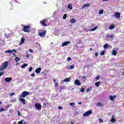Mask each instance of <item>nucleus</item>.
Segmentation results:
<instances>
[{
	"mask_svg": "<svg viewBox=\"0 0 124 124\" xmlns=\"http://www.w3.org/2000/svg\"><path fill=\"white\" fill-rule=\"evenodd\" d=\"M67 16V15L66 14H65L63 16V19H66V17Z\"/></svg>",
	"mask_w": 124,
	"mask_h": 124,
	"instance_id": "33",
	"label": "nucleus"
},
{
	"mask_svg": "<svg viewBox=\"0 0 124 124\" xmlns=\"http://www.w3.org/2000/svg\"><path fill=\"white\" fill-rule=\"evenodd\" d=\"M17 115H18V116H21V113H20V112L19 111H17Z\"/></svg>",
	"mask_w": 124,
	"mask_h": 124,
	"instance_id": "47",
	"label": "nucleus"
},
{
	"mask_svg": "<svg viewBox=\"0 0 124 124\" xmlns=\"http://www.w3.org/2000/svg\"><path fill=\"white\" fill-rule=\"evenodd\" d=\"M27 66H28V64L24 63L21 66V68L25 69L26 67H27Z\"/></svg>",
	"mask_w": 124,
	"mask_h": 124,
	"instance_id": "19",
	"label": "nucleus"
},
{
	"mask_svg": "<svg viewBox=\"0 0 124 124\" xmlns=\"http://www.w3.org/2000/svg\"><path fill=\"white\" fill-rule=\"evenodd\" d=\"M115 16L116 19H119V18H121V14L119 12H115Z\"/></svg>",
	"mask_w": 124,
	"mask_h": 124,
	"instance_id": "9",
	"label": "nucleus"
},
{
	"mask_svg": "<svg viewBox=\"0 0 124 124\" xmlns=\"http://www.w3.org/2000/svg\"><path fill=\"white\" fill-rule=\"evenodd\" d=\"M2 103L1 102V101H0V105Z\"/></svg>",
	"mask_w": 124,
	"mask_h": 124,
	"instance_id": "63",
	"label": "nucleus"
},
{
	"mask_svg": "<svg viewBox=\"0 0 124 124\" xmlns=\"http://www.w3.org/2000/svg\"><path fill=\"white\" fill-rule=\"evenodd\" d=\"M3 111H4V108H0V112H3Z\"/></svg>",
	"mask_w": 124,
	"mask_h": 124,
	"instance_id": "40",
	"label": "nucleus"
},
{
	"mask_svg": "<svg viewBox=\"0 0 124 124\" xmlns=\"http://www.w3.org/2000/svg\"><path fill=\"white\" fill-rule=\"evenodd\" d=\"M13 52H16V50L15 49H13V50H7L5 53H9V54H10L11 53H12Z\"/></svg>",
	"mask_w": 124,
	"mask_h": 124,
	"instance_id": "13",
	"label": "nucleus"
},
{
	"mask_svg": "<svg viewBox=\"0 0 124 124\" xmlns=\"http://www.w3.org/2000/svg\"><path fill=\"white\" fill-rule=\"evenodd\" d=\"M4 72H2L0 73V75L1 76H2V75H4Z\"/></svg>",
	"mask_w": 124,
	"mask_h": 124,
	"instance_id": "41",
	"label": "nucleus"
},
{
	"mask_svg": "<svg viewBox=\"0 0 124 124\" xmlns=\"http://www.w3.org/2000/svg\"><path fill=\"white\" fill-rule=\"evenodd\" d=\"M70 23H71V24H72L73 23H76V20H75V18H72L70 19Z\"/></svg>",
	"mask_w": 124,
	"mask_h": 124,
	"instance_id": "17",
	"label": "nucleus"
},
{
	"mask_svg": "<svg viewBox=\"0 0 124 124\" xmlns=\"http://www.w3.org/2000/svg\"><path fill=\"white\" fill-rule=\"evenodd\" d=\"M47 104H49V103L47 102L46 103H44L43 105V107H44V108H45V107H46V105H47Z\"/></svg>",
	"mask_w": 124,
	"mask_h": 124,
	"instance_id": "32",
	"label": "nucleus"
},
{
	"mask_svg": "<svg viewBox=\"0 0 124 124\" xmlns=\"http://www.w3.org/2000/svg\"><path fill=\"white\" fill-rule=\"evenodd\" d=\"M107 37H108V38H114V34H111L110 35H107Z\"/></svg>",
	"mask_w": 124,
	"mask_h": 124,
	"instance_id": "21",
	"label": "nucleus"
},
{
	"mask_svg": "<svg viewBox=\"0 0 124 124\" xmlns=\"http://www.w3.org/2000/svg\"><path fill=\"white\" fill-rule=\"evenodd\" d=\"M115 121H116V119H115V118L114 117V115H112L111 117V119L110 120V122L111 123H115Z\"/></svg>",
	"mask_w": 124,
	"mask_h": 124,
	"instance_id": "16",
	"label": "nucleus"
},
{
	"mask_svg": "<svg viewBox=\"0 0 124 124\" xmlns=\"http://www.w3.org/2000/svg\"><path fill=\"white\" fill-rule=\"evenodd\" d=\"M123 75H124V71L123 72Z\"/></svg>",
	"mask_w": 124,
	"mask_h": 124,
	"instance_id": "64",
	"label": "nucleus"
},
{
	"mask_svg": "<svg viewBox=\"0 0 124 124\" xmlns=\"http://www.w3.org/2000/svg\"><path fill=\"white\" fill-rule=\"evenodd\" d=\"M75 85H77V86H81V82H80L78 79H76L75 81Z\"/></svg>",
	"mask_w": 124,
	"mask_h": 124,
	"instance_id": "10",
	"label": "nucleus"
},
{
	"mask_svg": "<svg viewBox=\"0 0 124 124\" xmlns=\"http://www.w3.org/2000/svg\"><path fill=\"white\" fill-rule=\"evenodd\" d=\"M97 106H98V107H102V106H103V104H102L100 102H99V103H97Z\"/></svg>",
	"mask_w": 124,
	"mask_h": 124,
	"instance_id": "23",
	"label": "nucleus"
},
{
	"mask_svg": "<svg viewBox=\"0 0 124 124\" xmlns=\"http://www.w3.org/2000/svg\"><path fill=\"white\" fill-rule=\"evenodd\" d=\"M39 36H41V37H44L45 35H46V31H44L42 32L39 33Z\"/></svg>",
	"mask_w": 124,
	"mask_h": 124,
	"instance_id": "7",
	"label": "nucleus"
},
{
	"mask_svg": "<svg viewBox=\"0 0 124 124\" xmlns=\"http://www.w3.org/2000/svg\"><path fill=\"white\" fill-rule=\"evenodd\" d=\"M80 43H82V41L79 40V41L78 42V44H80Z\"/></svg>",
	"mask_w": 124,
	"mask_h": 124,
	"instance_id": "55",
	"label": "nucleus"
},
{
	"mask_svg": "<svg viewBox=\"0 0 124 124\" xmlns=\"http://www.w3.org/2000/svg\"><path fill=\"white\" fill-rule=\"evenodd\" d=\"M112 55L113 56H116L117 55V51H116V50H113L112 51Z\"/></svg>",
	"mask_w": 124,
	"mask_h": 124,
	"instance_id": "24",
	"label": "nucleus"
},
{
	"mask_svg": "<svg viewBox=\"0 0 124 124\" xmlns=\"http://www.w3.org/2000/svg\"><path fill=\"white\" fill-rule=\"evenodd\" d=\"M95 85L96 87H99V85H100V82L98 81L95 83Z\"/></svg>",
	"mask_w": 124,
	"mask_h": 124,
	"instance_id": "26",
	"label": "nucleus"
},
{
	"mask_svg": "<svg viewBox=\"0 0 124 124\" xmlns=\"http://www.w3.org/2000/svg\"><path fill=\"white\" fill-rule=\"evenodd\" d=\"M70 60H71V58H70V57L67 58V61H70Z\"/></svg>",
	"mask_w": 124,
	"mask_h": 124,
	"instance_id": "52",
	"label": "nucleus"
},
{
	"mask_svg": "<svg viewBox=\"0 0 124 124\" xmlns=\"http://www.w3.org/2000/svg\"><path fill=\"white\" fill-rule=\"evenodd\" d=\"M86 92L87 93H89V92H92V88L91 87L89 88H87V90H86Z\"/></svg>",
	"mask_w": 124,
	"mask_h": 124,
	"instance_id": "30",
	"label": "nucleus"
},
{
	"mask_svg": "<svg viewBox=\"0 0 124 124\" xmlns=\"http://www.w3.org/2000/svg\"><path fill=\"white\" fill-rule=\"evenodd\" d=\"M69 105H71V106H73V105H75V103H70Z\"/></svg>",
	"mask_w": 124,
	"mask_h": 124,
	"instance_id": "37",
	"label": "nucleus"
},
{
	"mask_svg": "<svg viewBox=\"0 0 124 124\" xmlns=\"http://www.w3.org/2000/svg\"><path fill=\"white\" fill-rule=\"evenodd\" d=\"M95 57H97V56H98V53L96 52V53H95Z\"/></svg>",
	"mask_w": 124,
	"mask_h": 124,
	"instance_id": "49",
	"label": "nucleus"
},
{
	"mask_svg": "<svg viewBox=\"0 0 124 124\" xmlns=\"http://www.w3.org/2000/svg\"><path fill=\"white\" fill-rule=\"evenodd\" d=\"M70 69H73V68H74V65H70Z\"/></svg>",
	"mask_w": 124,
	"mask_h": 124,
	"instance_id": "38",
	"label": "nucleus"
},
{
	"mask_svg": "<svg viewBox=\"0 0 124 124\" xmlns=\"http://www.w3.org/2000/svg\"><path fill=\"white\" fill-rule=\"evenodd\" d=\"M58 108L59 109V110H62V107H59Z\"/></svg>",
	"mask_w": 124,
	"mask_h": 124,
	"instance_id": "48",
	"label": "nucleus"
},
{
	"mask_svg": "<svg viewBox=\"0 0 124 124\" xmlns=\"http://www.w3.org/2000/svg\"><path fill=\"white\" fill-rule=\"evenodd\" d=\"M53 82H54V83H56V79H53Z\"/></svg>",
	"mask_w": 124,
	"mask_h": 124,
	"instance_id": "58",
	"label": "nucleus"
},
{
	"mask_svg": "<svg viewBox=\"0 0 124 124\" xmlns=\"http://www.w3.org/2000/svg\"><path fill=\"white\" fill-rule=\"evenodd\" d=\"M80 92H81V93H84V92H85V88H81L80 89Z\"/></svg>",
	"mask_w": 124,
	"mask_h": 124,
	"instance_id": "35",
	"label": "nucleus"
},
{
	"mask_svg": "<svg viewBox=\"0 0 124 124\" xmlns=\"http://www.w3.org/2000/svg\"><path fill=\"white\" fill-rule=\"evenodd\" d=\"M46 22H47V19H44L40 21V24H41V26H43L44 27H47V24H46Z\"/></svg>",
	"mask_w": 124,
	"mask_h": 124,
	"instance_id": "4",
	"label": "nucleus"
},
{
	"mask_svg": "<svg viewBox=\"0 0 124 124\" xmlns=\"http://www.w3.org/2000/svg\"><path fill=\"white\" fill-rule=\"evenodd\" d=\"M13 2L15 1V2H16V3H18V1L17 0H13Z\"/></svg>",
	"mask_w": 124,
	"mask_h": 124,
	"instance_id": "50",
	"label": "nucleus"
},
{
	"mask_svg": "<svg viewBox=\"0 0 124 124\" xmlns=\"http://www.w3.org/2000/svg\"><path fill=\"white\" fill-rule=\"evenodd\" d=\"M70 124H75V122H71Z\"/></svg>",
	"mask_w": 124,
	"mask_h": 124,
	"instance_id": "57",
	"label": "nucleus"
},
{
	"mask_svg": "<svg viewBox=\"0 0 124 124\" xmlns=\"http://www.w3.org/2000/svg\"><path fill=\"white\" fill-rule=\"evenodd\" d=\"M29 72H31V71H32V67H31L29 68Z\"/></svg>",
	"mask_w": 124,
	"mask_h": 124,
	"instance_id": "39",
	"label": "nucleus"
},
{
	"mask_svg": "<svg viewBox=\"0 0 124 124\" xmlns=\"http://www.w3.org/2000/svg\"><path fill=\"white\" fill-rule=\"evenodd\" d=\"M11 80H12V78H5V81L6 82H7V83H9V82H11Z\"/></svg>",
	"mask_w": 124,
	"mask_h": 124,
	"instance_id": "12",
	"label": "nucleus"
},
{
	"mask_svg": "<svg viewBox=\"0 0 124 124\" xmlns=\"http://www.w3.org/2000/svg\"><path fill=\"white\" fill-rule=\"evenodd\" d=\"M92 110H88L87 112L83 113V117H88V116H90L91 114H92Z\"/></svg>",
	"mask_w": 124,
	"mask_h": 124,
	"instance_id": "5",
	"label": "nucleus"
},
{
	"mask_svg": "<svg viewBox=\"0 0 124 124\" xmlns=\"http://www.w3.org/2000/svg\"><path fill=\"white\" fill-rule=\"evenodd\" d=\"M90 51H93V48H90Z\"/></svg>",
	"mask_w": 124,
	"mask_h": 124,
	"instance_id": "59",
	"label": "nucleus"
},
{
	"mask_svg": "<svg viewBox=\"0 0 124 124\" xmlns=\"http://www.w3.org/2000/svg\"><path fill=\"white\" fill-rule=\"evenodd\" d=\"M108 47H109V46L107 44H105L104 46V49H107Z\"/></svg>",
	"mask_w": 124,
	"mask_h": 124,
	"instance_id": "29",
	"label": "nucleus"
},
{
	"mask_svg": "<svg viewBox=\"0 0 124 124\" xmlns=\"http://www.w3.org/2000/svg\"><path fill=\"white\" fill-rule=\"evenodd\" d=\"M41 71V68L40 67H38L35 70V72L36 73H40Z\"/></svg>",
	"mask_w": 124,
	"mask_h": 124,
	"instance_id": "14",
	"label": "nucleus"
},
{
	"mask_svg": "<svg viewBox=\"0 0 124 124\" xmlns=\"http://www.w3.org/2000/svg\"><path fill=\"white\" fill-rule=\"evenodd\" d=\"M97 28H98V27L95 26L93 29L90 30V31H96V30H97Z\"/></svg>",
	"mask_w": 124,
	"mask_h": 124,
	"instance_id": "18",
	"label": "nucleus"
},
{
	"mask_svg": "<svg viewBox=\"0 0 124 124\" xmlns=\"http://www.w3.org/2000/svg\"><path fill=\"white\" fill-rule=\"evenodd\" d=\"M78 115V111H76L75 115Z\"/></svg>",
	"mask_w": 124,
	"mask_h": 124,
	"instance_id": "56",
	"label": "nucleus"
},
{
	"mask_svg": "<svg viewBox=\"0 0 124 124\" xmlns=\"http://www.w3.org/2000/svg\"><path fill=\"white\" fill-rule=\"evenodd\" d=\"M115 98H116V95H114V96L110 95L109 96V99L111 101H114L115 100Z\"/></svg>",
	"mask_w": 124,
	"mask_h": 124,
	"instance_id": "11",
	"label": "nucleus"
},
{
	"mask_svg": "<svg viewBox=\"0 0 124 124\" xmlns=\"http://www.w3.org/2000/svg\"><path fill=\"white\" fill-rule=\"evenodd\" d=\"M13 55L14 57H16V53H13Z\"/></svg>",
	"mask_w": 124,
	"mask_h": 124,
	"instance_id": "54",
	"label": "nucleus"
},
{
	"mask_svg": "<svg viewBox=\"0 0 124 124\" xmlns=\"http://www.w3.org/2000/svg\"><path fill=\"white\" fill-rule=\"evenodd\" d=\"M30 55L29 54H26V58H30Z\"/></svg>",
	"mask_w": 124,
	"mask_h": 124,
	"instance_id": "46",
	"label": "nucleus"
},
{
	"mask_svg": "<svg viewBox=\"0 0 124 124\" xmlns=\"http://www.w3.org/2000/svg\"><path fill=\"white\" fill-rule=\"evenodd\" d=\"M35 107L37 110H41L42 106L39 103L35 104Z\"/></svg>",
	"mask_w": 124,
	"mask_h": 124,
	"instance_id": "6",
	"label": "nucleus"
},
{
	"mask_svg": "<svg viewBox=\"0 0 124 124\" xmlns=\"http://www.w3.org/2000/svg\"><path fill=\"white\" fill-rule=\"evenodd\" d=\"M70 78H66L62 81V82H70Z\"/></svg>",
	"mask_w": 124,
	"mask_h": 124,
	"instance_id": "22",
	"label": "nucleus"
},
{
	"mask_svg": "<svg viewBox=\"0 0 124 124\" xmlns=\"http://www.w3.org/2000/svg\"><path fill=\"white\" fill-rule=\"evenodd\" d=\"M18 124H23V121H21L18 123Z\"/></svg>",
	"mask_w": 124,
	"mask_h": 124,
	"instance_id": "45",
	"label": "nucleus"
},
{
	"mask_svg": "<svg viewBox=\"0 0 124 124\" xmlns=\"http://www.w3.org/2000/svg\"><path fill=\"white\" fill-rule=\"evenodd\" d=\"M68 9H70V10H72L73 9V7H72V5L71 4H69L68 5Z\"/></svg>",
	"mask_w": 124,
	"mask_h": 124,
	"instance_id": "20",
	"label": "nucleus"
},
{
	"mask_svg": "<svg viewBox=\"0 0 124 124\" xmlns=\"http://www.w3.org/2000/svg\"><path fill=\"white\" fill-rule=\"evenodd\" d=\"M100 78V76H97L96 77H95V79L96 80H99V79Z\"/></svg>",
	"mask_w": 124,
	"mask_h": 124,
	"instance_id": "36",
	"label": "nucleus"
},
{
	"mask_svg": "<svg viewBox=\"0 0 124 124\" xmlns=\"http://www.w3.org/2000/svg\"><path fill=\"white\" fill-rule=\"evenodd\" d=\"M29 52H31V53H32V52H33V50L32 49H30L29 50Z\"/></svg>",
	"mask_w": 124,
	"mask_h": 124,
	"instance_id": "51",
	"label": "nucleus"
},
{
	"mask_svg": "<svg viewBox=\"0 0 124 124\" xmlns=\"http://www.w3.org/2000/svg\"><path fill=\"white\" fill-rule=\"evenodd\" d=\"M115 29V26L114 25H111L109 26V30H114Z\"/></svg>",
	"mask_w": 124,
	"mask_h": 124,
	"instance_id": "25",
	"label": "nucleus"
},
{
	"mask_svg": "<svg viewBox=\"0 0 124 124\" xmlns=\"http://www.w3.org/2000/svg\"><path fill=\"white\" fill-rule=\"evenodd\" d=\"M68 44H70V41H66L62 43V46L64 47V46H67Z\"/></svg>",
	"mask_w": 124,
	"mask_h": 124,
	"instance_id": "8",
	"label": "nucleus"
},
{
	"mask_svg": "<svg viewBox=\"0 0 124 124\" xmlns=\"http://www.w3.org/2000/svg\"><path fill=\"white\" fill-rule=\"evenodd\" d=\"M31 76L32 77H34V76H35V75L34 74V73H33L32 74H31Z\"/></svg>",
	"mask_w": 124,
	"mask_h": 124,
	"instance_id": "42",
	"label": "nucleus"
},
{
	"mask_svg": "<svg viewBox=\"0 0 124 124\" xmlns=\"http://www.w3.org/2000/svg\"><path fill=\"white\" fill-rule=\"evenodd\" d=\"M78 104H81V102H78Z\"/></svg>",
	"mask_w": 124,
	"mask_h": 124,
	"instance_id": "61",
	"label": "nucleus"
},
{
	"mask_svg": "<svg viewBox=\"0 0 124 124\" xmlns=\"http://www.w3.org/2000/svg\"><path fill=\"white\" fill-rule=\"evenodd\" d=\"M29 94H30V92L24 91L21 93V94L19 95L20 98H18V100H19L20 102H22L23 104L25 105L26 104V100H25L24 98L26 97V95ZM22 97L23 98H22Z\"/></svg>",
	"mask_w": 124,
	"mask_h": 124,
	"instance_id": "1",
	"label": "nucleus"
},
{
	"mask_svg": "<svg viewBox=\"0 0 124 124\" xmlns=\"http://www.w3.org/2000/svg\"><path fill=\"white\" fill-rule=\"evenodd\" d=\"M99 121L100 123H103V120H102V119H100Z\"/></svg>",
	"mask_w": 124,
	"mask_h": 124,
	"instance_id": "44",
	"label": "nucleus"
},
{
	"mask_svg": "<svg viewBox=\"0 0 124 124\" xmlns=\"http://www.w3.org/2000/svg\"><path fill=\"white\" fill-rule=\"evenodd\" d=\"M44 3L45 4H46L47 3H46V2H44Z\"/></svg>",
	"mask_w": 124,
	"mask_h": 124,
	"instance_id": "62",
	"label": "nucleus"
},
{
	"mask_svg": "<svg viewBox=\"0 0 124 124\" xmlns=\"http://www.w3.org/2000/svg\"><path fill=\"white\" fill-rule=\"evenodd\" d=\"M15 61L16 62H19V61H20V59L16 57L15 58Z\"/></svg>",
	"mask_w": 124,
	"mask_h": 124,
	"instance_id": "28",
	"label": "nucleus"
},
{
	"mask_svg": "<svg viewBox=\"0 0 124 124\" xmlns=\"http://www.w3.org/2000/svg\"><path fill=\"white\" fill-rule=\"evenodd\" d=\"M8 66V62L5 61L4 63H3L2 66L0 67V71L4 70Z\"/></svg>",
	"mask_w": 124,
	"mask_h": 124,
	"instance_id": "2",
	"label": "nucleus"
},
{
	"mask_svg": "<svg viewBox=\"0 0 124 124\" xmlns=\"http://www.w3.org/2000/svg\"><path fill=\"white\" fill-rule=\"evenodd\" d=\"M105 54V50H103V51L101 52L100 55V56H103Z\"/></svg>",
	"mask_w": 124,
	"mask_h": 124,
	"instance_id": "31",
	"label": "nucleus"
},
{
	"mask_svg": "<svg viewBox=\"0 0 124 124\" xmlns=\"http://www.w3.org/2000/svg\"><path fill=\"white\" fill-rule=\"evenodd\" d=\"M94 24H92V27H94Z\"/></svg>",
	"mask_w": 124,
	"mask_h": 124,
	"instance_id": "60",
	"label": "nucleus"
},
{
	"mask_svg": "<svg viewBox=\"0 0 124 124\" xmlns=\"http://www.w3.org/2000/svg\"><path fill=\"white\" fill-rule=\"evenodd\" d=\"M24 42H25V39H24L23 38H21V43H20V44H23V43H24Z\"/></svg>",
	"mask_w": 124,
	"mask_h": 124,
	"instance_id": "27",
	"label": "nucleus"
},
{
	"mask_svg": "<svg viewBox=\"0 0 124 124\" xmlns=\"http://www.w3.org/2000/svg\"><path fill=\"white\" fill-rule=\"evenodd\" d=\"M103 11H104L103 10H100L99 12V14H100V15L103 14Z\"/></svg>",
	"mask_w": 124,
	"mask_h": 124,
	"instance_id": "34",
	"label": "nucleus"
},
{
	"mask_svg": "<svg viewBox=\"0 0 124 124\" xmlns=\"http://www.w3.org/2000/svg\"><path fill=\"white\" fill-rule=\"evenodd\" d=\"M15 94V93H12L10 94V96H12L13 95H14Z\"/></svg>",
	"mask_w": 124,
	"mask_h": 124,
	"instance_id": "43",
	"label": "nucleus"
},
{
	"mask_svg": "<svg viewBox=\"0 0 124 124\" xmlns=\"http://www.w3.org/2000/svg\"><path fill=\"white\" fill-rule=\"evenodd\" d=\"M89 6H90V4H84L81 7V8L82 9H84V8H85V7H89Z\"/></svg>",
	"mask_w": 124,
	"mask_h": 124,
	"instance_id": "15",
	"label": "nucleus"
},
{
	"mask_svg": "<svg viewBox=\"0 0 124 124\" xmlns=\"http://www.w3.org/2000/svg\"><path fill=\"white\" fill-rule=\"evenodd\" d=\"M22 27H23V28L22 29L23 31H24V32H30V29H31V26H30V25H22Z\"/></svg>",
	"mask_w": 124,
	"mask_h": 124,
	"instance_id": "3",
	"label": "nucleus"
},
{
	"mask_svg": "<svg viewBox=\"0 0 124 124\" xmlns=\"http://www.w3.org/2000/svg\"><path fill=\"white\" fill-rule=\"evenodd\" d=\"M58 83H55V87H58Z\"/></svg>",
	"mask_w": 124,
	"mask_h": 124,
	"instance_id": "53",
	"label": "nucleus"
}]
</instances>
